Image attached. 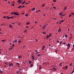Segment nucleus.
Masks as SVG:
<instances>
[{"label":"nucleus","mask_w":74,"mask_h":74,"mask_svg":"<svg viewBox=\"0 0 74 74\" xmlns=\"http://www.w3.org/2000/svg\"><path fill=\"white\" fill-rule=\"evenodd\" d=\"M26 28H28V26H26Z\"/></svg>","instance_id":"nucleus-63"},{"label":"nucleus","mask_w":74,"mask_h":74,"mask_svg":"<svg viewBox=\"0 0 74 74\" xmlns=\"http://www.w3.org/2000/svg\"><path fill=\"white\" fill-rule=\"evenodd\" d=\"M71 14H72V15H74V13H73L72 12H71Z\"/></svg>","instance_id":"nucleus-43"},{"label":"nucleus","mask_w":74,"mask_h":74,"mask_svg":"<svg viewBox=\"0 0 74 74\" xmlns=\"http://www.w3.org/2000/svg\"><path fill=\"white\" fill-rule=\"evenodd\" d=\"M28 63H29V64H31V62L30 61H29V62H28Z\"/></svg>","instance_id":"nucleus-40"},{"label":"nucleus","mask_w":74,"mask_h":74,"mask_svg":"<svg viewBox=\"0 0 74 74\" xmlns=\"http://www.w3.org/2000/svg\"><path fill=\"white\" fill-rule=\"evenodd\" d=\"M58 31L59 32H61V29H58Z\"/></svg>","instance_id":"nucleus-5"},{"label":"nucleus","mask_w":74,"mask_h":74,"mask_svg":"<svg viewBox=\"0 0 74 74\" xmlns=\"http://www.w3.org/2000/svg\"><path fill=\"white\" fill-rule=\"evenodd\" d=\"M68 67V66H66V68H65V70H66L67 69Z\"/></svg>","instance_id":"nucleus-22"},{"label":"nucleus","mask_w":74,"mask_h":74,"mask_svg":"<svg viewBox=\"0 0 74 74\" xmlns=\"http://www.w3.org/2000/svg\"><path fill=\"white\" fill-rule=\"evenodd\" d=\"M38 57H40V54H38Z\"/></svg>","instance_id":"nucleus-50"},{"label":"nucleus","mask_w":74,"mask_h":74,"mask_svg":"<svg viewBox=\"0 0 74 74\" xmlns=\"http://www.w3.org/2000/svg\"><path fill=\"white\" fill-rule=\"evenodd\" d=\"M37 23V22L36 21L35 22V23Z\"/></svg>","instance_id":"nucleus-61"},{"label":"nucleus","mask_w":74,"mask_h":74,"mask_svg":"<svg viewBox=\"0 0 74 74\" xmlns=\"http://www.w3.org/2000/svg\"><path fill=\"white\" fill-rule=\"evenodd\" d=\"M21 42V40H19L18 41L19 44H20Z\"/></svg>","instance_id":"nucleus-20"},{"label":"nucleus","mask_w":74,"mask_h":74,"mask_svg":"<svg viewBox=\"0 0 74 74\" xmlns=\"http://www.w3.org/2000/svg\"><path fill=\"white\" fill-rule=\"evenodd\" d=\"M53 2H56V0H53Z\"/></svg>","instance_id":"nucleus-48"},{"label":"nucleus","mask_w":74,"mask_h":74,"mask_svg":"<svg viewBox=\"0 0 74 74\" xmlns=\"http://www.w3.org/2000/svg\"><path fill=\"white\" fill-rule=\"evenodd\" d=\"M49 37V36H47V38H48Z\"/></svg>","instance_id":"nucleus-51"},{"label":"nucleus","mask_w":74,"mask_h":74,"mask_svg":"<svg viewBox=\"0 0 74 74\" xmlns=\"http://www.w3.org/2000/svg\"><path fill=\"white\" fill-rule=\"evenodd\" d=\"M20 71V69L18 71L16 72V73L18 74L19 71Z\"/></svg>","instance_id":"nucleus-27"},{"label":"nucleus","mask_w":74,"mask_h":74,"mask_svg":"<svg viewBox=\"0 0 74 74\" xmlns=\"http://www.w3.org/2000/svg\"><path fill=\"white\" fill-rule=\"evenodd\" d=\"M12 49V48H11V49H10V50H11Z\"/></svg>","instance_id":"nucleus-53"},{"label":"nucleus","mask_w":74,"mask_h":74,"mask_svg":"<svg viewBox=\"0 0 74 74\" xmlns=\"http://www.w3.org/2000/svg\"><path fill=\"white\" fill-rule=\"evenodd\" d=\"M66 7H64V10H66Z\"/></svg>","instance_id":"nucleus-56"},{"label":"nucleus","mask_w":74,"mask_h":74,"mask_svg":"<svg viewBox=\"0 0 74 74\" xmlns=\"http://www.w3.org/2000/svg\"><path fill=\"white\" fill-rule=\"evenodd\" d=\"M63 45H65V44H66V42H64L63 43Z\"/></svg>","instance_id":"nucleus-36"},{"label":"nucleus","mask_w":74,"mask_h":74,"mask_svg":"<svg viewBox=\"0 0 74 74\" xmlns=\"http://www.w3.org/2000/svg\"><path fill=\"white\" fill-rule=\"evenodd\" d=\"M72 63H71V64H70V66H72Z\"/></svg>","instance_id":"nucleus-42"},{"label":"nucleus","mask_w":74,"mask_h":74,"mask_svg":"<svg viewBox=\"0 0 74 74\" xmlns=\"http://www.w3.org/2000/svg\"><path fill=\"white\" fill-rule=\"evenodd\" d=\"M73 47L74 48V45H73Z\"/></svg>","instance_id":"nucleus-64"},{"label":"nucleus","mask_w":74,"mask_h":74,"mask_svg":"<svg viewBox=\"0 0 74 74\" xmlns=\"http://www.w3.org/2000/svg\"><path fill=\"white\" fill-rule=\"evenodd\" d=\"M16 64H18V66H19V65H20V64H19L18 62H16Z\"/></svg>","instance_id":"nucleus-29"},{"label":"nucleus","mask_w":74,"mask_h":74,"mask_svg":"<svg viewBox=\"0 0 74 74\" xmlns=\"http://www.w3.org/2000/svg\"><path fill=\"white\" fill-rule=\"evenodd\" d=\"M62 64V63H60V64H59V66H61V64Z\"/></svg>","instance_id":"nucleus-24"},{"label":"nucleus","mask_w":74,"mask_h":74,"mask_svg":"<svg viewBox=\"0 0 74 74\" xmlns=\"http://www.w3.org/2000/svg\"><path fill=\"white\" fill-rule=\"evenodd\" d=\"M29 4V3H25V4L26 5V4Z\"/></svg>","instance_id":"nucleus-58"},{"label":"nucleus","mask_w":74,"mask_h":74,"mask_svg":"<svg viewBox=\"0 0 74 74\" xmlns=\"http://www.w3.org/2000/svg\"><path fill=\"white\" fill-rule=\"evenodd\" d=\"M22 1H21V2H20V3H22Z\"/></svg>","instance_id":"nucleus-55"},{"label":"nucleus","mask_w":74,"mask_h":74,"mask_svg":"<svg viewBox=\"0 0 74 74\" xmlns=\"http://www.w3.org/2000/svg\"><path fill=\"white\" fill-rule=\"evenodd\" d=\"M14 13H15L12 12L11 13V15L14 14Z\"/></svg>","instance_id":"nucleus-28"},{"label":"nucleus","mask_w":74,"mask_h":74,"mask_svg":"<svg viewBox=\"0 0 74 74\" xmlns=\"http://www.w3.org/2000/svg\"><path fill=\"white\" fill-rule=\"evenodd\" d=\"M25 7V6H22V7L21 6L22 8H24Z\"/></svg>","instance_id":"nucleus-47"},{"label":"nucleus","mask_w":74,"mask_h":74,"mask_svg":"<svg viewBox=\"0 0 74 74\" xmlns=\"http://www.w3.org/2000/svg\"><path fill=\"white\" fill-rule=\"evenodd\" d=\"M5 40H1V41L3 42H5Z\"/></svg>","instance_id":"nucleus-16"},{"label":"nucleus","mask_w":74,"mask_h":74,"mask_svg":"<svg viewBox=\"0 0 74 74\" xmlns=\"http://www.w3.org/2000/svg\"><path fill=\"white\" fill-rule=\"evenodd\" d=\"M58 51V50L57 49L55 50V52H56V53L57 54Z\"/></svg>","instance_id":"nucleus-8"},{"label":"nucleus","mask_w":74,"mask_h":74,"mask_svg":"<svg viewBox=\"0 0 74 74\" xmlns=\"http://www.w3.org/2000/svg\"><path fill=\"white\" fill-rule=\"evenodd\" d=\"M32 58H33V60H34V56H32Z\"/></svg>","instance_id":"nucleus-34"},{"label":"nucleus","mask_w":74,"mask_h":74,"mask_svg":"<svg viewBox=\"0 0 74 74\" xmlns=\"http://www.w3.org/2000/svg\"><path fill=\"white\" fill-rule=\"evenodd\" d=\"M71 16V14H70V15H69V17H70Z\"/></svg>","instance_id":"nucleus-38"},{"label":"nucleus","mask_w":74,"mask_h":74,"mask_svg":"<svg viewBox=\"0 0 74 74\" xmlns=\"http://www.w3.org/2000/svg\"><path fill=\"white\" fill-rule=\"evenodd\" d=\"M18 58H19V59H20V58H22V56H18Z\"/></svg>","instance_id":"nucleus-18"},{"label":"nucleus","mask_w":74,"mask_h":74,"mask_svg":"<svg viewBox=\"0 0 74 74\" xmlns=\"http://www.w3.org/2000/svg\"><path fill=\"white\" fill-rule=\"evenodd\" d=\"M30 23V22H28L27 23H26V25H29V24Z\"/></svg>","instance_id":"nucleus-12"},{"label":"nucleus","mask_w":74,"mask_h":74,"mask_svg":"<svg viewBox=\"0 0 74 74\" xmlns=\"http://www.w3.org/2000/svg\"><path fill=\"white\" fill-rule=\"evenodd\" d=\"M9 26L10 28H12V26L11 25V24H9Z\"/></svg>","instance_id":"nucleus-7"},{"label":"nucleus","mask_w":74,"mask_h":74,"mask_svg":"<svg viewBox=\"0 0 74 74\" xmlns=\"http://www.w3.org/2000/svg\"><path fill=\"white\" fill-rule=\"evenodd\" d=\"M28 16H29V14H25V16H26V17H27Z\"/></svg>","instance_id":"nucleus-19"},{"label":"nucleus","mask_w":74,"mask_h":74,"mask_svg":"<svg viewBox=\"0 0 74 74\" xmlns=\"http://www.w3.org/2000/svg\"><path fill=\"white\" fill-rule=\"evenodd\" d=\"M35 10V8H34L32 9V10L33 11H34Z\"/></svg>","instance_id":"nucleus-9"},{"label":"nucleus","mask_w":74,"mask_h":74,"mask_svg":"<svg viewBox=\"0 0 74 74\" xmlns=\"http://www.w3.org/2000/svg\"><path fill=\"white\" fill-rule=\"evenodd\" d=\"M14 47V44H13L12 45V47Z\"/></svg>","instance_id":"nucleus-25"},{"label":"nucleus","mask_w":74,"mask_h":74,"mask_svg":"<svg viewBox=\"0 0 74 74\" xmlns=\"http://www.w3.org/2000/svg\"><path fill=\"white\" fill-rule=\"evenodd\" d=\"M42 33L44 34H46V33H45V32H42Z\"/></svg>","instance_id":"nucleus-44"},{"label":"nucleus","mask_w":74,"mask_h":74,"mask_svg":"<svg viewBox=\"0 0 74 74\" xmlns=\"http://www.w3.org/2000/svg\"><path fill=\"white\" fill-rule=\"evenodd\" d=\"M38 12V11H36V13H37Z\"/></svg>","instance_id":"nucleus-62"},{"label":"nucleus","mask_w":74,"mask_h":74,"mask_svg":"<svg viewBox=\"0 0 74 74\" xmlns=\"http://www.w3.org/2000/svg\"><path fill=\"white\" fill-rule=\"evenodd\" d=\"M52 35V34H50V35H49V37H50Z\"/></svg>","instance_id":"nucleus-32"},{"label":"nucleus","mask_w":74,"mask_h":74,"mask_svg":"<svg viewBox=\"0 0 74 74\" xmlns=\"http://www.w3.org/2000/svg\"><path fill=\"white\" fill-rule=\"evenodd\" d=\"M10 18H12V19L13 18V17H10Z\"/></svg>","instance_id":"nucleus-49"},{"label":"nucleus","mask_w":74,"mask_h":74,"mask_svg":"<svg viewBox=\"0 0 74 74\" xmlns=\"http://www.w3.org/2000/svg\"><path fill=\"white\" fill-rule=\"evenodd\" d=\"M45 15H46V14H44V15H43V16H45Z\"/></svg>","instance_id":"nucleus-54"},{"label":"nucleus","mask_w":74,"mask_h":74,"mask_svg":"<svg viewBox=\"0 0 74 74\" xmlns=\"http://www.w3.org/2000/svg\"><path fill=\"white\" fill-rule=\"evenodd\" d=\"M33 66V65L32 64H31V65H30L31 67L32 68Z\"/></svg>","instance_id":"nucleus-10"},{"label":"nucleus","mask_w":74,"mask_h":74,"mask_svg":"<svg viewBox=\"0 0 74 74\" xmlns=\"http://www.w3.org/2000/svg\"><path fill=\"white\" fill-rule=\"evenodd\" d=\"M26 2L24 1V2H23L22 3V4H25V3Z\"/></svg>","instance_id":"nucleus-14"},{"label":"nucleus","mask_w":74,"mask_h":74,"mask_svg":"<svg viewBox=\"0 0 74 74\" xmlns=\"http://www.w3.org/2000/svg\"><path fill=\"white\" fill-rule=\"evenodd\" d=\"M45 4H43V5H42V6H43V7H45Z\"/></svg>","instance_id":"nucleus-41"},{"label":"nucleus","mask_w":74,"mask_h":74,"mask_svg":"<svg viewBox=\"0 0 74 74\" xmlns=\"http://www.w3.org/2000/svg\"><path fill=\"white\" fill-rule=\"evenodd\" d=\"M66 14H64V15H61V16H60L61 17H63Z\"/></svg>","instance_id":"nucleus-23"},{"label":"nucleus","mask_w":74,"mask_h":74,"mask_svg":"<svg viewBox=\"0 0 74 74\" xmlns=\"http://www.w3.org/2000/svg\"><path fill=\"white\" fill-rule=\"evenodd\" d=\"M53 8H54V9H55L56 8L55 7H53Z\"/></svg>","instance_id":"nucleus-59"},{"label":"nucleus","mask_w":74,"mask_h":74,"mask_svg":"<svg viewBox=\"0 0 74 74\" xmlns=\"http://www.w3.org/2000/svg\"><path fill=\"white\" fill-rule=\"evenodd\" d=\"M3 18H6V16H4L3 17Z\"/></svg>","instance_id":"nucleus-45"},{"label":"nucleus","mask_w":74,"mask_h":74,"mask_svg":"<svg viewBox=\"0 0 74 74\" xmlns=\"http://www.w3.org/2000/svg\"><path fill=\"white\" fill-rule=\"evenodd\" d=\"M42 68L41 67V66L40 65H39V69H41Z\"/></svg>","instance_id":"nucleus-15"},{"label":"nucleus","mask_w":74,"mask_h":74,"mask_svg":"<svg viewBox=\"0 0 74 74\" xmlns=\"http://www.w3.org/2000/svg\"><path fill=\"white\" fill-rule=\"evenodd\" d=\"M74 71H72V72H71V73H74Z\"/></svg>","instance_id":"nucleus-57"},{"label":"nucleus","mask_w":74,"mask_h":74,"mask_svg":"<svg viewBox=\"0 0 74 74\" xmlns=\"http://www.w3.org/2000/svg\"><path fill=\"white\" fill-rule=\"evenodd\" d=\"M14 14L15 15H19V14L17 12H16L14 13Z\"/></svg>","instance_id":"nucleus-1"},{"label":"nucleus","mask_w":74,"mask_h":74,"mask_svg":"<svg viewBox=\"0 0 74 74\" xmlns=\"http://www.w3.org/2000/svg\"><path fill=\"white\" fill-rule=\"evenodd\" d=\"M5 64H6V65H8V64H7V63H6L5 62Z\"/></svg>","instance_id":"nucleus-46"},{"label":"nucleus","mask_w":74,"mask_h":74,"mask_svg":"<svg viewBox=\"0 0 74 74\" xmlns=\"http://www.w3.org/2000/svg\"><path fill=\"white\" fill-rule=\"evenodd\" d=\"M45 27H46V25H45L44 26H43V29H45Z\"/></svg>","instance_id":"nucleus-13"},{"label":"nucleus","mask_w":74,"mask_h":74,"mask_svg":"<svg viewBox=\"0 0 74 74\" xmlns=\"http://www.w3.org/2000/svg\"><path fill=\"white\" fill-rule=\"evenodd\" d=\"M21 6H19L18 7V8L19 9H20V8H21Z\"/></svg>","instance_id":"nucleus-17"},{"label":"nucleus","mask_w":74,"mask_h":74,"mask_svg":"<svg viewBox=\"0 0 74 74\" xmlns=\"http://www.w3.org/2000/svg\"><path fill=\"white\" fill-rule=\"evenodd\" d=\"M11 18L10 17H8V18H7V19H8Z\"/></svg>","instance_id":"nucleus-26"},{"label":"nucleus","mask_w":74,"mask_h":74,"mask_svg":"<svg viewBox=\"0 0 74 74\" xmlns=\"http://www.w3.org/2000/svg\"><path fill=\"white\" fill-rule=\"evenodd\" d=\"M67 46L69 47V48L70 47H71V45H70V44L69 43H68V45H67Z\"/></svg>","instance_id":"nucleus-4"},{"label":"nucleus","mask_w":74,"mask_h":74,"mask_svg":"<svg viewBox=\"0 0 74 74\" xmlns=\"http://www.w3.org/2000/svg\"><path fill=\"white\" fill-rule=\"evenodd\" d=\"M9 67H11V66H13V64L12 63H10L9 64Z\"/></svg>","instance_id":"nucleus-2"},{"label":"nucleus","mask_w":74,"mask_h":74,"mask_svg":"<svg viewBox=\"0 0 74 74\" xmlns=\"http://www.w3.org/2000/svg\"><path fill=\"white\" fill-rule=\"evenodd\" d=\"M57 42H58V43H59V40H57Z\"/></svg>","instance_id":"nucleus-52"},{"label":"nucleus","mask_w":74,"mask_h":74,"mask_svg":"<svg viewBox=\"0 0 74 74\" xmlns=\"http://www.w3.org/2000/svg\"><path fill=\"white\" fill-rule=\"evenodd\" d=\"M64 21V20H63L61 21V22H61V23L63 22Z\"/></svg>","instance_id":"nucleus-37"},{"label":"nucleus","mask_w":74,"mask_h":74,"mask_svg":"<svg viewBox=\"0 0 74 74\" xmlns=\"http://www.w3.org/2000/svg\"><path fill=\"white\" fill-rule=\"evenodd\" d=\"M62 42V41H61V42H60V45H61V43Z\"/></svg>","instance_id":"nucleus-39"},{"label":"nucleus","mask_w":74,"mask_h":74,"mask_svg":"<svg viewBox=\"0 0 74 74\" xmlns=\"http://www.w3.org/2000/svg\"><path fill=\"white\" fill-rule=\"evenodd\" d=\"M17 40H14V41H13V43H14V42H15L16 43H17Z\"/></svg>","instance_id":"nucleus-3"},{"label":"nucleus","mask_w":74,"mask_h":74,"mask_svg":"<svg viewBox=\"0 0 74 74\" xmlns=\"http://www.w3.org/2000/svg\"><path fill=\"white\" fill-rule=\"evenodd\" d=\"M68 37V36H67V35L66 34L65 35V37Z\"/></svg>","instance_id":"nucleus-35"},{"label":"nucleus","mask_w":74,"mask_h":74,"mask_svg":"<svg viewBox=\"0 0 74 74\" xmlns=\"http://www.w3.org/2000/svg\"><path fill=\"white\" fill-rule=\"evenodd\" d=\"M27 30H25V31L24 32V33H27Z\"/></svg>","instance_id":"nucleus-33"},{"label":"nucleus","mask_w":74,"mask_h":74,"mask_svg":"<svg viewBox=\"0 0 74 74\" xmlns=\"http://www.w3.org/2000/svg\"><path fill=\"white\" fill-rule=\"evenodd\" d=\"M22 14H25V13H22Z\"/></svg>","instance_id":"nucleus-60"},{"label":"nucleus","mask_w":74,"mask_h":74,"mask_svg":"<svg viewBox=\"0 0 74 74\" xmlns=\"http://www.w3.org/2000/svg\"><path fill=\"white\" fill-rule=\"evenodd\" d=\"M45 48V46H43V48H42V49H44Z\"/></svg>","instance_id":"nucleus-21"},{"label":"nucleus","mask_w":74,"mask_h":74,"mask_svg":"<svg viewBox=\"0 0 74 74\" xmlns=\"http://www.w3.org/2000/svg\"><path fill=\"white\" fill-rule=\"evenodd\" d=\"M0 73H3V71H1V70H0Z\"/></svg>","instance_id":"nucleus-30"},{"label":"nucleus","mask_w":74,"mask_h":74,"mask_svg":"<svg viewBox=\"0 0 74 74\" xmlns=\"http://www.w3.org/2000/svg\"><path fill=\"white\" fill-rule=\"evenodd\" d=\"M62 14H63V13H62L61 12H60V13L59 14V15H62Z\"/></svg>","instance_id":"nucleus-6"},{"label":"nucleus","mask_w":74,"mask_h":74,"mask_svg":"<svg viewBox=\"0 0 74 74\" xmlns=\"http://www.w3.org/2000/svg\"><path fill=\"white\" fill-rule=\"evenodd\" d=\"M53 70H54V71H56V69L55 68H53Z\"/></svg>","instance_id":"nucleus-11"},{"label":"nucleus","mask_w":74,"mask_h":74,"mask_svg":"<svg viewBox=\"0 0 74 74\" xmlns=\"http://www.w3.org/2000/svg\"><path fill=\"white\" fill-rule=\"evenodd\" d=\"M21 1L20 0H19L18 1H17V2H18V3H20V2H21Z\"/></svg>","instance_id":"nucleus-31"}]
</instances>
